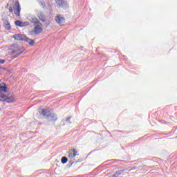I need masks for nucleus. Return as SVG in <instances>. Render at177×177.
Instances as JSON below:
<instances>
[{"label": "nucleus", "mask_w": 177, "mask_h": 177, "mask_svg": "<svg viewBox=\"0 0 177 177\" xmlns=\"http://www.w3.org/2000/svg\"><path fill=\"white\" fill-rule=\"evenodd\" d=\"M5 63V60L0 59V64H3Z\"/></svg>", "instance_id": "a211bd4d"}, {"label": "nucleus", "mask_w": 177, "mask_h": 177, "mask_svg": "<svg viewBox=\"0 0 177 177\" xmlns=\"http://www.w3.org/2000/svg\"><path fill=\"white\" fill-rule=\"evenodd\" d=\"M21 10V8H20V3L19 1H16L15 3V7H14V12L17 16H20V12Z\"/></svg>", "instance_id": "423d86ee"}, {"label": "nucleus", "mask_w": 177, "mask_h": 177, "mask_svg": "<svg viewBox=\"0 0 177 177\" xmlns=\"http://www.w3.org/2000/svg\"><path fill=\"white\" fill-rule=\"evenodd\" d=\"M122 174H124V170H119L113 174V177H118L120 176V175H122Z\"/></svg>", "instance_id": "ddd939ff"}, {"label": "nucleus", "mask_w": 177, "mask_h": 177, "mask_svg": "<svg viewBox=\"0 0 177 177\" xmlns=\"http://www.w3.org/2000/svg\"><path fill=\"white\" fill-rule=\"evenodd\" d=\"M38 17L41 21H45V15H44L43 12H40V14L38 15Z\"/></svg>", "instance_id": "4468645a"}, {"label": "nucleus", "mask_w": 177, "mask_h": 177, "mask_svg": "<svg viewBox=\"0 0 177 177\" xmlns=\"http://www.w3.org/2000/svg\"><path fill=\"white\" fill-rule=\"evenodd\" d=\"M76 156H78V151L76 149H70L68 157L71 158V161L74 160Z\"/></svg>", "instance_id": "39448f33"}, {"label": "nucleus", "mask_w": 177, "mask_h": 177, "mask_svg": "<svg viewBox=\"0 0 177 177\" xmlns=\"http://www.w3.org/2000/svg\"><path fill=\"white\" fill-rule=\"evenodd\" d=\"M9 12H10L11 13L13 12V8H12V6L9 8Z\"/></svg>", "instance_id": "f3484780"}, {"label": "nucleus", "mask_w": 177, "mask_h": 177, "mask_svg": "<svg viewBox=\"0 0 177 177\" xmlns=\"http://www.w3.org/2000/svg\"><path fill=\"white\" fill-rule=\"evenodd\" d=\"M55 21H57V24H59V26H63V24L66 23V19L62 15L57 16L55 17Z\"/></svg>", "instance_id": "0eeeda50"}, {"label": "nucleus", "mask_w": 177, "mask_h": 177, "mask_svg": "<svg viewBox=\"0 0 177 177\" xmlns=\"http://www.w3.org/2000/svg\"><path fill=\"white\" fill-rule=\"evenodd\" d=\"M57 5H58L59 8H66L67 7V2L64 0H57Z\"/></svg>", "instance_id": "9d476101"}, {"label": "nucleus", "mask_w": 177, "mask_h": 177, "mask_svg": "<svg viewBox=\"0 0 177 177\" xmlns=\"http://www.w3.org/2000/svg\"><path fill=\"white\" fill-rule=\"evenodd\" d=\"M24 53V49L22 48L18 44H14L10 48V53L12 55L13 59H16V57H19L21 53Z\"/></svg>", "instance_id": "7ed1b4c3"}, {"label": "nucleus", "mask_w": 177, "mask_h": 177, "mask_svg": "<svg viewBox=\"0 0 177 177\" xmlns=\"http://www.w3.org/2000/svg\"><path fill=\"white\" fill-rule=\"evenodd\" d=\"M71 118H73L72 116H68V118H66V122H68L70 121V120H71Z\"/></svg>", "instance_id": "dca6fc26"}, {"label": "nucleus", "mask_w": 177, "mask_h": 177, "mask_svg": "<svg viewBox=\"0 0 177 177\" xmlns=\"http://www.w3.org/2000/svg\"><path fill=\"white\" fill-rule=\"evenodd\" d=\"M24 41H26V42H28V44H29V45H30L31 46H32L34 44H35L34 40L27 37V36H25V39H24Z\"/></svg>", "instance_id": "9b49d317"}, {"label": "nucleus", "mask_w": 177, "mask_h": 177, "mask_svg": "<svg viewBox=\"0 0 177 177\" xmlns=\"http://www.w3.org/2000/svg\"><path fill=\"white\" fill-rule=\"evenodd\" d=\"M8 87L6 86H0V102H6V103H13L15 97L6 93Z\"/></svg>", "instance_id": "f03ea898"}, {"label": "nucleus", "mask_w": 177, "mask_h": 177, "mask_svg": "<svg viewBox=\"0 0 177 177\" xmlns=\"http://www.w3.org/2000/svg\"><path fill=\"white\" fill-rule=\"evenodd\" d=\"M28 20L34 24L35 27L33 29L34 34H41L44 28H42V23L39 21V19L37 18L35 15H29L27 17Z\"/></svg>", "instance_id": "f257e3e1"}, {"label": "nucleus", "mask_w": 177, "mask_h": 177, "mask_svg": "<svg viewBox=\"0 0 177 177\" xmlns=\"http://www.w3.org/2000/svg\"><path fill=\"white\" fill-rule=\"evenodd\" d=\"M15 23V26H17L18 27H24V23L21 22V21L17 20Z\"/></svg>", "instance_id": "f8f14e48"}, {"label": "nucleus", "mask_w": 177, "mask_h": 177, "mask_svg": "<svg viewBox=\"0 0 177 177\" xmlns=\"http://www.w3.org/2000/svg\"><path fill=\"white\" fill-rule=\"evenodd\" d=\"M67 161H68V159L66 156L62 157L61 159V162L62 164H66Z\"/></svg>", "instance_id": "2eb2a0df"}, {"label": "nucleus", "mask_w": 177, "mask_h": 177, "mask_svg": "<svg viewBox=\"0 0 177 177\" xmlns=\"http://www.w3.org/2000/svg\"><path fill=\"white\" fill-rule=\"evenodd\" d=\"M3 27L6 30H8V31L10 30H12V26H10V23H9V21L8 19H3Z\"/></svg>", "instance_id": "1a4fd4ad"}, {"label": "nucleus", "mask_w": 177, "mask_h": 177, "mask_svg": "<svg viewBox=\"0 0 177 177\" xmlns=\"http://www.w3.org/2000/svg\"><path fill=\"white\" fill-rule=\"evenodd\" d=\"M39 113H40L43 117L48 120V121H56V120H57V116L48 109H39Z\"/></svg>", "instance_id": "20e7f679"}, {"label": "nucleus", "mask_w": 177, "mask_h": 177, "mask_svg": "<svg viewBox=\"0 0 177 177\" xmlns=\"http://www.w3.org/2000/svg\"><path fill=\"white\" fill-rule=\"evenodd\" d=\"M12 37L15 39H17V41H24L26 39V35L21 34H15L12 36Z\"/></svg>", "instance_id": "6e6552de"}]
</instances>
